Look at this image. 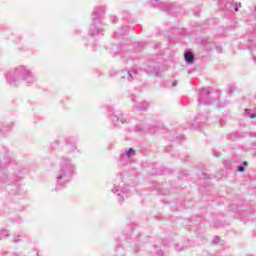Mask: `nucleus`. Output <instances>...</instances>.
<instances>
[{"mask_svg": "<svg viewBox=\"0 0 256 256\" xmlns=\"http://www.w3.org/2000/svg\"><path fill=\"white\" fill-rule=\"evenodd\" d=\"M127 157H133V155H135V150L133 148H130L127 152H126Z\"/></svg>", "mask_w": 256, "mask_h": 256, "instance_id": "obj_4", "label": "nucleus"}, {"mask_svg": "<svg viewBox=\"0 0 256 256\" xmlns=\"http://www.w3.org/2000/svg\"><path fill=\"white\" fill-rule=\"evenodd\" d=\"M235 11H239V8L236 7V8H235Z\"/></svg>", "mask_w": 256, "mask_h": 256, "instance_id": "obj_8", "label": "nucleus"}, {"mask_svg": "<svg viewBox=\"0 0 256 256\" xmlns=\"http://www.w3.org/2000/svg\"><path fill=\"white\" fill-rule=\"evenodd\" d=\"M9 236V232L7 230H2L0 232V239H5V237Z\"/></svg>", "mask_w": 256, "mask_h": 256, "instance_id": "obj_3", "label": "nucleus"}, {"mask_svg": "<svg viewBox=\"0 0 256 256\" xmlns=\"http://www.w3.org/2000/svg\"><path fill=\"white\" fill-rule=\"evenodd\" d=\"M61 177H63V176H59V178H58V179H61Z\"/></svg>", "mask_w": 256, "mask_h": 256, "instance_id": "obj_10", "label": "nucleus"}, {"mask_svg": "<svg viewBox=\"0 0 256 256\" xmlns=\"http://www.w3.org/2000/svg\"><path fill=\"white\" fill-rule=\"evenodd\" d=\"M184 57H185V61H187V63L191 64V63H193V61H195V57L190 52H186L184 54Z\"/></svg>", "mask_w": 256, "mask_h": 256, "instance_id": "obj_1", "label": "nucleus"}, {"mask_svg": "<svg viewBox=\"0 0 256 256\" xmlns=\"http://www.w3.org/2000/svg\"><path fill=\"white\" fill-rule=\"evenodd\" d=\"M238 171H240V173H243V171H245V167L239 166V167H238Z\"/></svg>", "mask_w": 256, "mask_h": 256, "instance_id": "obj_5", "label": "nucleus"}, {"mask_svg": "<svg viewBox=\"0 0 256 256\" xmlns=\"http://www.w3.org/2000/svg\"><path fill=\"white\" fill-rule=\"evenodd\" d=\"M114 193H117V190H114Z\"/></svg>", "mask_w": 256, "mask_h": 256, "instance_id": "obj_11", "label": "nucleus"}, {"mask_svg": "<svg viewBox=\"0 0 256 256\" xmlns=\"http://www.w3.org/2000/svg\"><path fill=\"white\" fill-rule=\"evenodd\" d=\"M172 85L173 87H177V82H174Z\"/></svg>", "mask_w": 256, "mask_h": 256, "instance_id": "obj_7", "label": "nucleus"}, {"mask_svg": "<svg viewBox=\"0 0 256 256\" xmlns=\"http://www.w3.org/2000/svg\"><path fill=\"white\" fill-rule=\"evenodd\" d=\"M127 79L131 78V73H127V76H126Z\"/></svg>", "mask_w": 256, "mask_h": 256, "instance_id": "obj_6", "label": "nucleus"}, {"mask_svg": "<svg viewBox=\"0 0 256 256\" xmlns=\"http://www.w3.org/2000/svg\"><path fill=\"white\" fill-rule=\"evenodd\" d=\"M219 241V238H216V242Z\"/></svg>", "mask_w": 256, "mask_h": 256, "instance_id": "obj_9", "label": "nucleus"}, {"mask_svg": "<svg viewBox=\"0 0 256 256\" xmlns=\"http://www.w3.org/2000/svg\"><path fill=\"white\" fill-rule=\"evenodd\" d=\"M245 113H246V115H248V117H250V119H255V117H256V113L255 112L251 113V110H249V109H246Z\"/></svg>", "mask_w": 256, "mask_h": 256, "instance_id": "obj_2", "label": "nucleus"}]
</instances>
